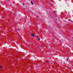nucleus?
<instances>
[{
	"mask_svg": "<svg viewBox=\"0 0 73 73\" xmlns=\"http://www.w3.org/2000/svg\"><path fill=\"white\" fill-rule=\"evenodd\" d=\"M0 68H3V67H2L1 66H0Z\"/></svg>",
	"mask_w": 73,
	"mask_h": 73,
	"instance_id": "nucleus-5",
	"label": "nucleus"
},
{
	"mask_svg": "<svg viewBox=\"0 0 73 73\" xmlns=\"http://www.w3.org/2000/svg\"><path fill=\"white\" fill-rule=\"evenodd\" d=\"M31 36H32L33 37H34V36H35V35L33 33H31Z\"/></svg>",
	"mask_w": 73,
	"mask_h": 73,
	"instance_id": "nucleus-1",
	"label": "nucleus"
},
{
	"mask_svg": "<svg viewBox=\"0 0 73 73\" xmlns=\"http://www.w3.org/2000/svg\"><path fill=\"white\" fill-rule=\"evenodd\" d=\"M54 13H55V12H56V11H54Z\"/></svg>",
	"mask_w": 73,
	"mask_h": 73,
	"instance_id": "nucleus-6",
	"label": "nucleus"
},
{
	"mask_svg": "<svg viewBox=\"0 0 73 73\" xmlns=\"http://www.w3.org/2000/svg\"><path fill=\"white\" fill-rule=\"evenodd\" d=\"M60 41H61V40H60Z\"/></svg>",
	"mask_w": 73,
	"mask_h": 73,
	"instance_id": "nucleus-11",
	"label": "nucleus"
},
{
	"mask_svg": "<svg viewBox=\"0 0 73 73\" xmlns=\"http://www.w3.org/2000/svg\"><path fill=\"white\" fill-rule=\"evenodd\" d=\"M23 5H24V3H23Z\"/></svg>",
	"mask_w": 73,
	"mask_h": 73,
	"instance_id": "nucleus-10",
	"label": "nucleus"
},
{
	"mask_svg": "<svg viewBox=\"0 0 73 73\" xmlns=\"http://www.w3.org/2000/svg\"><path fill=\"white\" fill-rule=\"evenodd\" d=\"M36 37L37 38H38V36H36Z\"/></svg>",
	"mask_w": 73,
	"mask_h": 73,
	"instance_id": "nucleus-3",
	"label": "nucleus"
},
{
	"mask_svg": "<svg viewBox=\"0 0 73 73\" xmlns=\"http://www.w3.org/2000/svg\"><path fill=\"white\" fill-rule=\"evenodd\" d=\"M31 3L32 4H33V2H32V1H31Z\"/></svg>",
	"mask_w": 73,
	"mask_h": 73,
	"instance_id": "nucleus-2",
	"label": "nucleus"
},
{
	"mask_svg": "<svg viewBox=\"0 0 73 73\" xmlns=\"http://www.w3.org/2000/svg\"><path fill=\"white\" fill-rule=\"evenodd\" d=\"M67 61H68V59H67Z\"/></svg>",
	"mask_w": 73,
	"mask_h": 73,
	"instance_id": "nucleus-8",
	"label": "nucleus"
},
{
	"mask_svg": "<svg viewBox=\"0 0 73 73\" xmlns=\"http://www.w3.org/2000/svg\"><path fill=\"white\" fill-rule=\"evenodd\" d=\"M72 38H73V37Z\"/></svg>",
	"mask_w": 73,
	"mask_h": 73,
	"instance_id": "nucleus-12",
	"label": "nucleus"
},
{
	"mask_svg": "<svg viewBox=\"0 0 73 73\" xmlns=\"http://www.w3.org/2000/svg\"><path fill=\"white\" fill-rule=\"evenodd\" d=\"M38 40H40V38H38Z\"/></svg>",
	"mask_w": 73,
	"mask_h": 73,
	"instance_id": "nucleus-4",
	"label": "nucleus"
},
{
	"mask_svg": "<svg viewBox=\"0 0 73 73\" xmlns=\"http://www.w3.org/2000/svg\"><path fill=\"white\" fill-rule=\"evenodd\" d=\"M19 29H18V31H19Z\"/></svg>",
	"mask_w": 73,
	"mask_h": 73,
	"instance_id": "nucleus-9",
	"label": "nucleus"
},
{
	"mask_svg": "<svg viewBox=\"0 0 73 73\" xmlns=\"http://www.w3.org/2000/svg\"><path fill=\"white\" fill-rule=\"evenodd\" d=\"M47 63H48V61H47Z\"/></svg>",
	"mask_w": 73,
	"mask_h": 73,
	"instance_id": "nucleus-7",
	"label": "nucleus"
}]
</instances>
